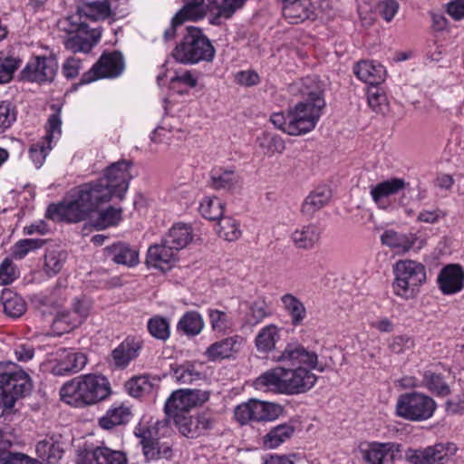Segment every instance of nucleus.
Masks as SVG:
<instances>
[{
  "label": "nucleus",
  "instance_id": "obj_1",
  "mask_svg": "<svg viewBox=\"0 0 464 464\" xmlns=\"http://www.w3.org/2000/svg\"><path fill=\"white\" fill-rule=\"evenodd\" d=\"M130 167L127 160L112 163L96 181L72 189L68 200L50 205L46 217L54 221L75 223L85 219L99 204L113 197L122 199L132 179Z\"/></svg>",
  "mask_w": 464,
  "mask_h": 464
},
{
  "label": "nucleus",
  "instance_id": "obj_2",
  "mask_svg": "<svg viewBox=\"0 0 464 464\" xmlns=\"http://www.w3.org/2000/svg\"><path fill=\"white\" fill-rule=\"evenodd\" d=\"M289 91L295 95L306 97V101L297 103L288 111L287 130L292 136L305 134L315 128L325 105L322 96L323 85L316 76H307L292 83Z\"/></svg>",
  "mask_w": 464,
  "mask_h": 464
},
{
  "label": "nucleus",
  "instance_id": "obj_3",
  "mask_svg": "<svg viewBox=\"0 0 464 464\" xmlns=\"http://www.w3.org/2000/svg\"><path fill=\"white\" fill-rule=\"evenodd\" d=\"M111 393L109 380L102 375L88 373L67 382L60 390L63 402L76 408L94 405Z\"/></svg>",
  "mask_w": 464,
  "mask_h": 464
},
{
  "label": "nucleus",
  "instance_id": "obj_4",
  "mask_svg": "<svg viewBox=\"0 0 464 464\" xmlns=\"http://www.w3.org/2000/svg\"><path fill=\"white\" fill-rule=\"evenodd\" d=\"M317 377L311 371L299 366L295 369L275 367L256 378L255 385L259 390H268L281 394H299L313 388Z\"/></svg>",
  "mask_w": 464,
  "mask_h": 464
},
{
  "label": "nucleus",
  "instance_id": "obj_5",
  "mask_svg": "<svg viewBox=\"0 0 464 464\" xmlns=\"http://www.w3.org/2000/svg\"><path fill=\"white\" fill-rule=\"evenodd\" d=\"M29 375L13 362H0V410L9 413L15 402L31 391Z\"/></svg>",
  "mask_w": 464,
  "mask_h": 464
},
{
  "label": "nucleus",
  "instance_id": "obj_6",
  "mask_svg": "<svg viewBox=\"0 0 464 464\" xmlns=\"http://www.w3.org/2000/svg\"><path fill=\"white\" fill-rule=\"evenodd\" d=\"M246 0H186L184 6L176 14L175 21H198L208 12L215 14L211 24H218L219 18L228 19L241 8Z\"/></svg>",
  "mask_w": 464,
  "mask_h": 464
},
{
  "label": "nucleus",
  "instance_id": "obj_7",
  "mask_svg": "<svg viewBox=\"0 0 464 464\" xmlns=\"http://www.w3.org/2000/svg\"><path fill=\"white\" fill-rule=\"evenodd\" d=\"M394 279L392 284L393 294L404 300L415 298L420 286L426 282L425 266L415 260H399L393 265Z\"/></svg>",
  "mask_w": 464,
  "mask_h": 464
},
{
  "label": "nucleus",
  "instance_id": "obj_8",
  "mask_svg": "<svg viewBox=\"0 0 464 464\" xmlns=\"http://www.w3.org/2000/svg\"><path fill=\"white\" fill-rule=\"evenodd\" d=\"M172 56L184 64L211 62L215 56V48L201 29L188 27L187 34L173 50Z\"/></svg>",
  "mask_w": 464,
  "mask_h": 464
},
{
  "label": "nucleus",
  "instance_id": "obj_9",
  "mask_svg": "<svg viewBox=\"0 0 464 464\" xmlns=\"http://www.w3.org/2000/svg\"><path fill=\"white\" fill-rule=\"evenodd\" d=\"M81 14L64 16L57 22L60 31L71 35L64 41V46L72 53H89L99 42L102 31L99 28L90 29L81 21Z\"/></svg>",
  "mask_w": 464,
  "mask_h": 464
},
{
  "label": "nucleus",
  "instance_id": "obj_10",
  "mask_svg": "<svg viewBox=\"0 0 464 464\" xmlns=\"http://www.w3.org/2000/svg\"><path fill=\"white\" fill-rule=\"evenodd\" d=\"M437 409L436 401L422 392H411L399 396L396 402L397 416L410 421L430 419Z\"/></svg>",
  "mask_w": 464,
  "mask_h": 464
},
{
  "label": "nucleus",
  "instance_id": "obj_11",
  "mask_svg": "<svg viewBox=\"0 0 464 464\" xmlns=\"http://www.w3.org/2000/svg\"><path fill=\"white\" fill-rule=\"evenodd\" d=\"M66 299L65 290L55 288L49 295H41L38 299L42 313H45L44 307H52L55 310V315L52 323V331L55 335H62L79 326L82 323H74L75 315L71 310L60 311Z\"/></svg>",
  "mask_w": 464,
  "mask_h": 464
},
{
  "label": "nucleus",
  "instance_id": "obj_12",
  "mask_svg": "<svg viewBox=\"0 0 464 464\" xmlns=\"http://www.w3.org/2000/svg\"><path fill=\"white\" fill-rule=\"evenodd\" d=\"M283 411V406L278 403L250 399L235 408L234 416L240 425H246L251 422L275 420Z\"/></svg>",
  "mask_w": 464,
  "mask_h": 464
},
{
  "label": "nucleus",
  "instance_id": "obj_13",
  "mask_svg": "<svg viewBox=\"0 0 464 464\" xmlns=\"http://www.w3.org/2000/svg\"><path fill=\"white\" fill-rule=\"evenodd\" d=\"M166 427V423L150 419L148 421H140L134 429V435L140 439L142 450L148 460L158 459L161 457L168 458L170 451L168 446H160V430Z\"/></svg>",
  "mask_w": 464,
  "mask_h": 464
},
{
  "label": "nucleus",
  "instance_id": "obj_14",
  "mask_svg": "<svg viewBox=\"0 0 464 464\" xmlns=\"http://www.w3.org/2000/svg\"><path fill=\"white\" fill-rule=\"evenodd\" d=\"M86 363L87 357L84 353L61 348L44 362V368L55 376H65L80 372Z\"/></svg>",
  "mask_w": 464,
  "mask_h": 464
},
{
  "label": "nucleus",
  "instance_id": "obj_15",
  "mask_svg": "<svg viewBox=\"0 0 464 464\" xmlns=\"http://www.w3.org/2000/svg\"><path fill=\"white\" fill-rule=\"evenodd\" d=\"M57 71L58 62L54 55H36L31 57L21 71V79L37 83L51 82Z\"/></svg>",
  "mask_w": 464,
  "mask_h": 464
},
{
  "label": "nucleus",
  "instance_id": "obj_16",
  "mask_svg": "<svg viewBox=\"0 0 464 464\" xmlns=\"http://www.w3.org/2000/svg\"><path fill=\"white\" fill-rule=\"evenodd\" d=\"M123 69V58L120 53H105L88 72L82 74L80 83H90L101 78H114L119 76Z\"/></svg>",
  "mask_w": 464,
  "mask_h": 464
},
{
  "label": "nucleus",
  "instance_id": "obj_17",
  "mask_svg": "<svg viewBox=\"0 0 464 464\" xmlns=\"http://www.w3.org/2000/svg\"><path fill=\"white\" fill-rule=\"evenodd\" d=\"M179 432L187 438H198L213 430L217 424V419L208 412H202L197 416L188 413L174 420Z\"/></svg>",
  "mask_w": 464,
  "mask_h": 464
},
{
  "label": "nucleus",
  "instance_id": "obj_18",
  "mask_svg": "<svg viewBox=\"0 0 464 464\" xmlns=\"http://www.w3.org/2000/svg\"><path fill=\"white\" fill-rule=\"evenodd\" d=\"M381 242L383 246L399 255H404L415 249L420 250L425 241L414 233H401L393 229H387L381 235Z\"/></svg>",
  "mask_w": 464,
  "mask_h": 464
},
{
  "label": "nucleus",
  "instance_id": "obj_19",
  "mask_svg": "<svg viewBox=\"0 0 464 464\" xmlns=\"http://www.w3.org/2000/svg\"><path fill=\"white\" fill-rule=\"evenodd\" d=\"M274 360L292 366L306 365L311 369L323 372L324 366L318 363V355L308 351L300 344L289 343L279 355H275Z\"/></svg>",
  "mask_w": 464,
  "mask_h": 464
},
{
  "label": "nucleus",
  "instance_id": "obj_20",
  "mask_svg": "<svg viewBox=\"0 0 464 464\" xmlns=\"http://www.w3.org/2000/svg\"><path fill=\"white\" fill-rule=\"evenodd\" d=\"M141 342L134 337L125 338L108 357L109 366L113 370H123L135 360L141 350Z\"/></svg>",
  "mask_w": 464,
  "mask_h": 464
},
{
  "label": "nucleus",
  "instance_id": "obj_21",
  "mask_svg": "<svg viewBox=\"0 0 464 464\" xmlns=\"http://www.w3.org/2000/svg\"><path fill=\"white\" fill-rule=\"evenodd\" d=\"M400 452L401 445L395 442H372L362 450V459L369 464H394Z\"/></svg>",
  "mask_w": 464,
  "mask_h": 464
},
{
  "label": "nucleus",
  "instance_id": "obj_22",
  "mask_svg": "<svg viewBox=\"0 0 464 464\" xmlns=\"http://www.w3.org/2000/svg\"><path fill=\"white\" fill-rule=\"evenodd\" d=\"M409 186L403 179L392 178L370 188V195L378 208L386 210L390 207V197L397 195Z\"/></svg>",
  "mask_w": 464,
  "mask_h": 464
},
{
  "label": "nucleus",
  "instance_id": "obj_23",
  "mask_svg": "<svg viewBox=\"0 0 464 464\" xmlns=\"http://www.w3.org/2000/svg\"><path fill=\"white\" fill-rule=\"evenodd\" d=\"M178 251L163 239L161 244L148 249L146 263L149 266L161 271L169 270L177 260Z\"/></svg>",
  "mask_w": 464,
  "mask_h": 464
},
{
  "label": "nucleus",
  "instance_id": "obj_24",
  "mask_svg": "<svg viewBox=\"0 0 464 464\" xmlns=\"http://www.w3.org/2000/svg\"><path fill=\"white\" fill-rule=\"evenodd\" d=\"M77 464H128V459L125 453L121 450L99 446L87 450L80 457Z\"/></svg>",
  "mask_w": 464,
  "mask_h": 464
},
{
  "label": "nucleus",
  "instance_id": "obj_25",
  "mask_svg": "<svg viewBox=\"0 0 464 464\" xmlns=\"http://www.w3.org/2000/svg\"><path fill=\"white\" fill-rule=\"evenodd\" d=\"M405 458L411 464H443L448 454L443 444H436L422 450L409 449Z\"/></svg>",
  "mask_w": 464,
  "mask_h": 464
},
{
  "label": "nucleus",
  "instance_id": "obj_26",
  "mask_svg": "<svg viewBox=\"0 0 464 464\" xmlns=\"http://www.w3.org/2000/svg\"><path fill=\"white\" fill-rule=\"evenodd\" d=\"M205 366L197 361H186L170 365L173 378L181 384H191L206 378Z\"/></svg>",
  "mask_w": 464,
  "mask_h": 464
},
{
  "label": "nucleus",
  "instance_id": "obj_27",
  "mask_svg": "<svg viewBox=\"0 0 464 464\" xmlns=\"http://www.w3.org/2000/svg\"><path fill=\"white\" fill-rule=\"evenodd\" d=\"M464 272L459 265H448L438 276V285L445 295L459 293L463 288Z\"/></svg>",
  "mask_w": 464,
  "mask_h": 464
},
{
  "label": "nucleus",
  "instance_id": "obj_28",
  "mask_svg": "<svg viewBox=\"0 0 464 464\" xmlns=\"http://www.w3.org/2000/svg\"><path fill=\"white\" fill-rule=\"evenodd\" d=\"M244 338L239 335L227 337L212 343L205 352L209 361H218L231 357L240 350Z\"/></svg>",
  "mask_w": 464,
  "mask_h": 464
},
{
  "label": "nucleus",
  "instance_id": "obj_29",
  "mask_svg": "<svg viewBox=\"0 0 464 464\" xmlns=\"http://www.w3.org/2000/svg\"><path fill=\"white\" fill-rule=\"evenodd\" d=\"M353 72L359 80L372 86L382 83L386 76L384 67L381 63L370 60L358 62L353 67Z\"/></svg>",
  "mask_w": 464,
  "mask_h": 464
},
{
  "label": "nucleus",
  "instance_id": "obj_30",
  "mask_svg": "<svg viewBox=\"0 0 464 464\" xmlns=\"http://www.w3.org/2000/svg\"><path fill=\"white\" fill-rule=\"evenodd\" d=\"M240 177L231 169L214 167L209 173L208 185L216 190H232L240 184Z\"/></svg>",
  "mask_w": 464,
  "mask_h": 464
},
{
  "label": "nucleus",
  "instance_id": "obj_31",
  "mask_svg": "<svg viewBox=\"0 0 464 464\" xmlns=\"http://www.w3.org/2000/svg\"><path fill=\"white\" fill-rule=\"evenodd\" d=\"M131 418L130 409L123 403H113L106 413L99 419V425L104 430H111L123 425Z\"/></svg>",
  "mask_w": 464,
  "mask_h": 464
},
{
  "label": "nucleus",
  "instance_id": "obj_32",
  "mask_svg": "<svg viewBox=\"0 0 464 464\" xmlns=\"http://www.w3.org/2000/svg\"><path fill=\"white\" fill-rule=\"evenodd\" d=\"M191 410L187 390L180 389L173 392L165 402L164 411L173 420L188 414Z\"/></svg>",
  "mask_w": 464,
  "mask_h": 464
},
{
  "label": "nucleus",
  "instance_id": "obj_33",
  "mask_svg": "<svg viewBox=\"0 0 464 464\" xmlns=\"http://www.w3.org/2000/svg\"><path fill=\"white\" fill-rule=\"evenodd\" d=\"M106 255L116 264L134 266L139 263L138 251L124 243H117L106 247Z\"/></svg>",
  "mask_w": 464,
  "mask_h": 464
},
{
  "label": "nucleus",
  "instance_id": "obj_34",
  "mask_svg": "<svg viewBox=\"0 0 464 464\" xmlns=\"http://www.w3.org/2000/svg\"><path fill=\"white\" fill-rule=\"evenodd\" d=\"M193 238V231L190 225L186 223H176L164 237L166 243H169L178 252L186 247Z\"/></svg>",
  "mask_w": 464,
  "mask_h": 464
},
{
  "label": "nucleus",
  "instance_id": "obj_35",
  "mask_svg": "<svg viewBox=\"0 0 464 464\" xmlns=\"http://www.w3.org/2000/svg\"><path fill=\"white\" fill-rule=\"evenodd\" d=\"M332 198V193L327 187H319L312 191L302 205L304 215L312 217L315 212L326 206Z\"/></svg>",
  "mask_w": 464,
  "mask_h": 464
},
{
  "label": "nucleus",
  "instance_id": "obj_36",
  "mask_svg": "<svg viewBox=\"0 0 464 464\" xmlns=\"http://www.w3.org/2000/svg\"><path fill=\"white\" fill-rule=\"evenodd\" d=\"M321 230L314 224L303 226L295 229L291 236L295 246L298 248L311 249L320 240Z\"/></svg>",
  "mask_w": 464,
  "mask_h": 464
},
{
  "label": "nucleus",
  "instance_id": "obj_37",
  "mask_svg": "<svg viewBox=\"0 0 464 464\" xmlns=\"http://www.w3.org/2000/svg\"><path fill=\"white\" fill-rule=\"evenodd\" d=\"M112 0L86 1L82 4L81 14L93 21L103 20L111 14Z\"/></svg>",
  "mask_w": 464,
  "mask_h": 464
},
{
  "label": "nucleus",
  "instance_id": "obj_38",
  "mask_svg": "<svg viewBox=\"0 0 464 464\" xmlns=\"http://www.w3.org/2000/svg\"><path fill=\"white\" fill-rule=\"evenodd\" d=\"M280 339V329L276 324L263 327L255 338L256 347L260 353H268L275 349Z\"/></svg>",
  "mask_w": 464,
  "mask_h": 464
},
{
  "label": "nucleus",
  "instance_id": "obj_39",
  "mask_svg": "<svg viewBox=\"0 0 464 464\" xmlns=\"http://www.w3.org/2000/svg\"><path fill=\"white\" fill-rule=\"evenodd\" d=\"M283 308L288 314L294 325H299L306 317V309L303 302L292 294L281 296Z\"/></svg>",
  "mask_w": 464,
  "mask_h": 464
},
{
  "label": "nucleus",
  "instance_id": "obj_40",
  "mask_svg": "<svg viewBox=\"0 0 464 464\" xmlns=\"http://www.w3.org/2000/svg\"><path fill=\"white\" fill-rule=\"evenodd\" d=\"M295 428L287 423L272 428L263 438L264 446L267 449H276L288 440L294 434Z\"/></svg>",
  "mask_w": 464,
  "mask_h": 464
},
{
  "label": "nucleus",
  "instance_id": "obj_41",
  "mask_svg": "<svg viewBox=\"0 0 464 464\" xmlns=\"http://www.w3.org/2000/svg\"><path fill=\"white\" fill-rule=\"evenodd\" d=\"M205 325L201 314L196 311L185 313L179 319L177 329L188 336H196L201 333Z\"/></svg>",
  "mask_w": 464,
  "mask_h": 464
},
{
  "label": "nucleus",
  "instance_id": "obj_42",
  "mask_svg": "<svg viewBox=\"0 0 464 464\" xmlns=\"http://www.w3.org/2000/svg\"><path fill=\"white\" fill-rule=\"evenodd\" d=\"M37 456L49 464L57 463L63 455V450L58 442L51 440H44L36 444Z\"/></svg>",
  "mask_w": 464,
  "mask_h": 464
},
{
  "label": "nucleus",
  "instance_id": "obj_43",
  "mask_svg": "<svg viewBox=\"0 0 464 464\" xmlns=\"http://www.w3.org/2000/svg\"><path fill=\"white\" fill-rule=\"evenodd\" d=\"M216 231L219 237L229 242L237 240L242 235L239 222L231 217H221L216 226Z\"/></svg>",
  "mask_w": 464,
  "mask_h": 464
},
{
  "label": "nucleus",
  "instance_id": "obj_44",
  "mask_svg": "<svg viewBox=\"0 0 464 464\" xmlns=\"http://www.w3.org/2000/svg\"><path fill=\"white\" fill-rule=\"evenodd\" d=\"M421 385L438 396H447L450 392V386L443 377L430 370L423 372Z\"/></svg>",
  "mask_w": 464,
  "mask_h": 464
},
{
  "label": "nucleus",
  "instance_id": "obj_45",
  "mask_svg": "<svg viewBox=\"0 0 464 464\" xmlns=\"http://www.w3.org/2000/svg\"><path fill=\"white\" fill-rule=\"evenodd\" d=\"M67 258V254L62 250L47 249L44 255V272L48 276H54L58 274Z\"/></svg>",
  "mask_w": 464,
  "mask_h": 464
},
{
  "label": "nucleus",
  "instance_id": "obj_46",
  "mask_svg": "<svg viewBox=\"0 0 464 464\" xmlns=\"http://www.w3.org/2000/svg\"><path fill=\"white\" fill-rule=\"evenodd\" d=\"M258 146L269 156L275 153H282L285 148L284 140L268 131H265L257 138Z\"/></svg>",
  "mask_w": 464,
  "mask_h": 464
},
{
  "label": "nucleus",
  "instance_id": "obj_47",
  "mask_svg": "<svg viewBox=\"0 0 464 464\" xmlns=\"http://www.w3.org/2000/svg\"><path fill=\"white\" fill-rule=\"evenodd\" d=\"M1 300L5 313L11 317H19L26 310L23 298L12 292L3 293Z\"/></svg>",
  "mask_w": 464,
  "mask_h": 464
},
{
  "label": "nucleus",
  "instance_id": "obj_48",
  "mask_svg": "<svg viewBox=\"0 0 464 464\" xmlns=\"http://www.w3.org/2000/svg\"><path fill=\"white\" fill-rule=\"evenodd\" d=\"M282 2L284 3V16L289 21V23L298 24L308 18L307 8L303 3V0H297L295 2Z\"/></svg>",
  "mask_w": 464,
  "mask_h": 464
},
{
  "label": "nucleus",
  "instance_id": "obj_49",
  "mask_svg": "<svg viewBox=\"0 0 464 464\" xmlns=\"http://www.w3.org/2000/svg\"><path fill=\"white\" fill-rule=\"evenodd\" d=\"M199 211L206 219L218 220L223 216L224 206L217 197H205L200 202Z\"/></svg>",
  "mask_w": 464,
  "mask_h": 464
},
{
  "label": "nucleus",
  "instance_id": "obj_50",
  "mask_svg": "<svg viewBox=\"0 0 464 464\" xmlns=\"http://www.w3.org/2000/svg\"><path fill=\"white\" fill-rule=\"evenodd\" d=\"M209 323L213 331L225 333L231 329L234 322L230 313L218 309H208Z\"/></svg>",
  "mask_w": 464,
  "mask_h": 464
},
{
  "label": "nucleus",
  "instance_id": "obj_51",
  "mask_svg": "<svg viewBox=\"0 0 464 464\" xmlns=\"http://www.w3.org/2000/svg\"><path fill=\"white\" fill-rule=\"evenodd\" d=\"M21 63L22 60L17 56L0 55V84L9 82Z\"/></svg>",
  "mask_w": 464,
  "mask_h": 464
},
{
  "label": "nucleus",
  "instance_id": "obj_52",
  "mask_svg": "<svg viewBox=\"0 0 464 464\" xmlns=\"http://www.w3.org/2000/svg\"><path fill=\"white\" fill-rule=\"evenodd\" d=\"M268 304L263 299L254 301L246 314V322L249 325H256L270 315Z\"/></svg>",
  "mask_w": 464,
  "mask_h": 464
},
{
  "label": "nucleus",
  "instance_id": "obj_53",
  "mask_svg": "<svg viewBox=\"0 0 464 464\" xmlns=\"http://www.w3.org/2000/svg\"><path fill=\"white\" fill-rule=\"evenodd\" d=\"M16 118V106L8 101L0 102V134L11 128Z\"/></svg>",
  "mask_w": 464,
  "mask_h": 464
},
{
  "label": "nucleus",
  "instance_id": "obj_54",
  "mask_svg": "<svg viewBox=\"0 0 464 464\" xmlns=\"http://www.w3.org/2000/svg\"><path fill=\"white\" fill-rule=\"evenodd\" d=\"M44 240L39 238H26L17 241L13 248V256L16 259H23L29 252L41 248Z\"/></svg>",
  "mask_w": 464,
  "mask_h": 464
},
{
  "label": "nucleus",
  "instance_id": "obj_55",
  "mask_svg": "<svg viewBox=\"0 0 464 464\" xmlns=\"http://www.w3.org/2000/svg\"><path fill=\"white\" fill-rule=\"evenodd\" d=\"M150 334L160 340H167L169 337V325L168 321L160 316L153 317L148 322Z\"/></svg>",
  "mask_w": 464,
  "mask_h": 464
},
{
  "label": "nucleus",
  "instance_id": "obj_56",
  "mask_svg": "<svg viewBox=\"0 0 464 464\" xmlns=\"http://www.w3.org/2000/svg\"><path fill=\"white\" fill-rule=\"evenodd\" d=\"M51 150L52 145L43 140L30 147L29 157L37 169L44 164L45 158Z\"/></svg>",
  "mask_w": 464,
  "mask_h": 464
},
{
  "label": "nucleus",
  "instance_id": "obj_57",
  "mask_svg": "<svg viewBox=\"0 0 464 464\" xmlns=\"http://www.w3.org/2000/svg\"><path fill=\"white\" fill-rule=\"evenodd\" d=\"M121 219V209L110 207L101 212L96 226L100 229L117 225Z\"/></svg>",
  "mask_w": 464,
  "mask_h": 464
},
{
  "label": "nucleus",
  "instance_id": "obj_58",
  "mask_svg": "<svg viewBox=\"0 0 464 464\" xmlns=\"http://www.w3.org/2000/svg\"><path fill=\"white\" fill-rule=\"evenodd\" d=\"M150 387L151 384L146 376L133 377L126 383V389L132 397L141 396L144 392H148Z\"/></svg>",
  "mask_w": 464,
  "mask_h": 464
},
{
  "label": "nucleus",
  "instance_id": "obj_59",
  "mask_svg": "<svg viewBox=\"0 0 464 464\" xmlns=\"http://www.w3.org/2000/svg\"><path fill=\"white\" fill-rule=\"evenodd\" d=\"M61 133L62 120L60 116V111H58L49 116L46 124V134L43 140H46L49 144H51L53 140L58 139L61 136Z\"/></svg>",
  "mask_w": 464,
  "mask_h": 464
},
{
  "label": "nucleus",
  "instance_id": "obj_60",
  "mask_svg": "<svg viewBox=\"0 0 464 464\" xmlns=\"http://www.w3.org/2000/svg\"><path fill=\"white\" fill-rule=\"evenodd\" d=\"M18 277V271L16 270L13 262L5 258L0 264V285H5L13 283Z\"/></svg>",
  "mask_w": 464,
  "mask_h": 464
},
{
  "label": "nucleus",
  "instance_id": "obj_61",
  "mask_svg": "<svg viewBox=\"0 0 464 464\" xmlns=\"http://www.w3.org/2000/svg\"><path fill=\"white\" fill-rule=\"evenodd\" d=\"M90 303L84 298H75L72 303V313L75 315L74 323H82L90 312Z\"/></svg>",
  "mask_w": 464,
  "mask_h": 464
},
{
  "label": "nucleus",
  "instance_id": "obj_62",
  "mask_svg": "<svg viewBox=\"0 0 464 464\" xmlns=\"http://www.w3.org/2000/svg\"><path fill=\"white\" fill-rule=\"evenodd\" d=\"M398 10L399 4L395 0H384L378 4V11L386 22H391Z\"/></svg>",
  "mask_w": 464,
  "mask_h": 464
},
{
  "label": "nucleus",
  "instance_id": "obj_63",
  "mask_svg": "<svg viewBox=\"0 0 464 464\" xmlns=\"http://www.w3.org/2000/svg\"><path fill=\"white\" fill-rule=\"evenodd\" d=\"M367 100L369 106L377 112L382 111L386 102L385 95L376 88L368 91Z\"/></svg>",
  "mask_w": 464,
  "mask_h": 464
},
{
  "label": "nucleus",
  "instance_id": "obj_64",
  "mask_svg": "<svg viewBox=\"0 0 464 464\" xmlns=\"http://www.w3.org/2000/svg\"><path fill=\"white\" fill-rule=\"evenodd\" d=\"M413 346V341L407 335H399L392 339L390 350L394 353H401Z\"/></svg>",
  "mask_w": 464,
  "mask_h": 464
}]
</instances>
